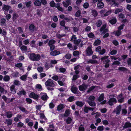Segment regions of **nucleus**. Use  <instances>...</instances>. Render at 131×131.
<instances>
[{
    "mask_svg": "<svg viewBox=\"0 0 131 131\" xmlns=\"http://www.w3.org/2000/svg\"><path fill=\"white\" fill-rule=\"evenodd\" d=\"M29 59L33 61H38L41 59L40 56L38 54H36L34 53H31L29 54Z\"/></svg>",
    "mask_w": 131,
    "mask_h": 131,
    "instance_id": "obj_1",
    "label": "nucleus"
},
{
    "mask_svg": "<svg viewBox=\"0 0 131 131\" xmlns=\"http://www.w3.org/2000/svg\"><path fill=\"white\" fill-rule=\"evenodd\" d=\"M56 82L51 79H49L45 83V84L47 86L53 87L56 85Z\"/></svg>",
    "mask_w": 131,
    "mask_h": 131,
    "instance_id": "obj_2",
    "label": "nucleus"
},
{
    "mask_svg": "<svg viewBox=\"0 0 131 131\" xmlns=\"http://www.w3.org/2000/svg\"><path fill=\"white\" fill-rule=\"evenodd\" d=\"M29 96L35 100H37L39 97V94H35L34 92H31L29 95Z\"/></svg>",
    "mask_w": 131,
    "mask_h": 131,
    "instance_id": "obj_3",
    "label": "nucleus"
},
{
    "mask_svg": "<svg viewBox=\"0 0 131 131\" xmlns=\"http://www.w3.org/2000/svg\"><path fill=\"white\" fill-rule=\"evenodd\" d=\"M124 26V24H122L118 27V30L115 33V34L117 36H119L121 34V30L122 29Z\"/></svg>",
    "mask_w": 131,
    "mask_h": 131,
    "instance_id": "obj_4",
    "label": "nucleus"
},
{
    "mask_svg": "<svg viewBox=\"0 0 131 131\" xmlns=\"http://www.w3.org/2000/svg\"><path fill=\"white\" fill-rule=\"evenodd\" d=\"M86 54L87 56H91L92 55L93 53L91 48L90 47H88L87 48L86 51Z\"/></svg>",
    "mask_w": 131,
    "mask_h": 131,
    "instance_id": "obj_5",
    "label": "nucleus"
},
{
    "mask_svg": "<svg viewBox=\"0 0 131 131\" xmlns=\"http://www.w3.org/2000/svg\"><path fill=\"white\" fill-rule=\"evenodd\" d=\"M67 47L71 50H76L77 48V47L75 45L73 46L72 45L69 43L67 45Z\"/></svg>",
    "mask_w": 131,
    "mask_h": 131,
    "instance_id": "obj_6",
    "label": "nucleus"
},
{
    "mask_svg": "<svg viewBox=\"0 0 131 131\" xmlns=\"http://www.w3.org/2000/svg\"><path fill=\"white\" fill-rule=\"evenodd\" d=\"M118 102L119 103H122L124 102V97L123 96L122 94H120L117 97Z\"/></svg>",
    "mask_w": 131,
    "mask_h": 131,
    "instance_id": "obj_7",
    "label": "nucleus"
},
{
    "mask_svg": "<svg viewBox=\"0 0 131 131\" xmlns=\"http://www.w3.org/2000/svg\"><path fill=\"white\" fill-rule=\"evenodd\" d=\"M111 13V10L106 11L105 10H102L100 11L101 14H103L104 16H107L109 15Z\"/></svg>",
    "mask_w": 131,
    "mask_h": 131,
    "instance_id": "obj_8",
    "label": "nucleus"
},
{
    "mask_svg": "<svg viewBox=\"0 0 131 131\" xmlns=\"http://www.w3.org/2000/svg\"><path fill=\"white\" fill-rule=\"evenodd\" d=\"M40 95L41 96V98L43 101H46L49 98L46 94V93H41Z\"/></svg>",
    "mask_w": 131,
    "mask_h": 131,
    "instance_id": "obj_9",
    "label": "nucleus"
},
{
    "mask_svg": "<svg viewBox=\"0 0 131 131\" xmlns=\"http://www.w3.org/2000/svg\"><path fill=\"white\" fill-rule=\"evenodd\" d=\"M64 107L65 106L64 105L62 104H60L58 105L57 109L58 111H61V112H63V110Z\"/></svg>",
    "mask_w": 131,
    "mask_h": 131,
    "instance_id": "obj_10",
    "label": "nucleus"
},
{
    "mask_svg": "<svg viewBox=\"0 0 131 131\" xmlns=\"http://www.w3.org/2000/svg\"><path fill=\"white\" fill-rule=\"evenodd\" d=\"M106 24L104 25L100 29V31H103V33L104 34L107 32L108 31V29L107 28H106Z\"/></svg>",
    "mask_w": 131,
    "mask_h": 131,
    "instance_id": "obj_11",
    "label": "nucleus"
},
{
    "mask_svg": "<svg viewBox=\"0 0 131 131\" xmlns=\"http://www.w3.org/2000/svg\"><path fill=\"white\" fill-rule=\"evenodd\" d=\"M87 88V85L85 84H83L79 86V89L80 91H84Z\"/></svg>",
    "mask_w": 131,
    "mask_h": 131,
    "instance_id": "obj_12",
    "label": "nucleus"
},
{
    "mask_svg": "<svg viewBox=\"0 0 131 131\" xmlns=\"http://www.w3.org/2000/svg\"><path fill=\"white\" fill-rule=\"evenodd\" d=\"M60 53V52L59 51H57V50H54L53 51H51L50 52V54L52 56H56L58 55Z\"/></svg>",
    "mask_w": 131,
    "mask_h": 131,
    "instance_id": "obj_13",
    "label": "nucleus"
},
{
    "mask_svg": "<svg viewBox=\"0 0 131 131\" xmlns=\"http://www.w3.org/2000/svg\"><path fill=\"white\" fill-rule=\"evenodd\" d=\"M11 8V7L8 5H4L2 9L4 11H7Z\"/></svg>",
    "mask_w": 131,
    "mask_h": 131,
    "instance_id": "obj_14",
    "label": "nucleus"
},
{
    "mask_svg": "<svg viewBox=\"0 0 131 131\" xmlns=\"http://www.w3.org/2000/svg\"><path fill=\"white\" fill-rule=\"evenodd\" d=\"M75 104L80 107H82L84 104V103L80 101H77L75 103Z\"/></svg>",
    "mask_w": 131,
    "mask_h": 131,
    "instance_id": "obj_15",
    "label": "nucleus"
},
{
    "mask_svg": "<svg viewBox=\"0 0 131 131\" xmlns=\"http://www.w3.org/2000/svg\"><path fill=\"white\" fill-rule=\"evenodd\" d=\"M29 30L31 32H33L36 30V28L33 24H31L29 25Z\"/></svg>",
    "mask_w": 131,
    "mask_h": 131,
    "instance_id": "obj_16",
    "label": "nucleus"
},
{
    "mask_svg": "<svg viewBox=\"0 0 131 131\" xmlns=\"http://www.w3.org/2000/svg\"><path fill=\"white\" fill-rule=\"evenodd\" d=\"M129 127H131V123L129 122H126L123 128H126Z\"/></svg>",
    "mask_w": 131,
    "mask_h": 131,
    "instance_id": "obj_17",
    "label": "nucleus"
},
{
    "mask_svg": "<svg viewBox=\"0 0 131 131\" xmlns=\"http://www.w3.org/2000/svg\"><path fill=\"white\" fill-rule=\"evenodd\" d=\"M86 102L88 103L89 105L93 107L96 106V103L94 101H87Z\"/></svg>",
    "mask_w": 131,
    "mask_h": 131,
    "instance_id": "obj_18",
    "label": "nucleus"
},
{
    "mask_svg": "<svg viewBox=\"0 0 131 131\" xmlns=\"http://www.w3.org/2000/svg\"><path fill=\"white\" fill-rule=\"evenodd\" d=\"M10 90L12 93L13 94L16 93V91L15 88V86L14 85H12L10 87Z\"/></svg>",
    "mask_w": 131,
    "mask_h": 131,
    "instance_id": "obj_19",
    "label": "nucleus"
},
{
    "mask_svg": "<svg viewBox=\"0 0 131 131\" xmlns=\"http://www.w3.org/2000/svg\"><path fill=\"white\" fill-rule=\"evenodd\" d=\"M121 106L119 105L116 108V113L117 114H119L121 111Z\"/></svg>",
    "mask_w": 131,
    "mask_h": 131,
    "instance_id": "obj_20",
    "label": "nucleus"
},
{
    "mask_svg": "<svg viewBox=\"0 0 131 131\" xmlns=\"http://www.w3.org/2000/svg\"><path fill=\"white\" fill-rule=\"evenodd\" d=\"M104 3L103 2L98 3L97 5V7L99 9L102 8L104 7Z\"/></svg>",
    "mask_w": 131,
    "mask_h": 131,
    "instance_id": "obj_21",
    "label": "nucleus"
},
{
    "mask_svg": "<svg viewBox=\"0 0 131 131\" xmlns=\"http://www.w3.org/2000/svg\"><path fill=\"white\" fill-rule=\"evenodd\" d=\"M24 4H25L27 8H29L31 7L32 4V2L31 1H29L28 2H26L24 3Z\"/></svg>",
    "mask_w": 131,
    "mask_h": 131,
    "instance_id": "obj_22",
    "label": "nucleus"
},
{
    "mask_svg": "<svg viewBox=\"0 0 131 131\" xmlns=\"http://www.w3.org/2000/svg\"><path fill=\"white\" fill-rule=\"evenodd\" d=\"M98 63L97 61L96 60L90 59L87 62L88 63H91V64H96Z\"/></svg>",
    "mask_w": 131,
    "mask_h": 131,
    "instance_id": "obj_23",
    "label": "nucleus"
},
{
    "mask_svg": "<svg viewBox=\"0 0 131 131\" xmlns=\"http://www.w3.org/2000/svg\"><path fill=\"white\" fill-rule=\"evenodd\" d=\"M35 6H40L41 5V3L40 1L38 0H36L34 3Z\"/></svg>",
    "mask_w": 131,
    "mask_h": 131,
    "instance_id": "obj_24",
    "label": "nucleus"
},
{
    "mask_svg": "<svg viewBox=\"0 0 131 131\" xmlns=\"http://www.w3.org/2000/svg\"><path fill=\"white\" fill-rule=\"evenodd\" d=\"M18 15L17 14L16 12H14L12 17L13 20H14L18 18Z\"/></svg>",
    "mask_w": 131,
    "mask_h": 131,
    "instance_id": "obj_25",
    "label": "nucleus"
},
{
    "mask_svg": "<svg viewBox=\"0 0 131 131\" xmlns=\"http://www.w3.org/2000/svg\"><path fill=\"white\" fill-rule=\"evenodd\" d=\"M27 75L26 74L23 75L19 77V79L23 81H26L27 79Z\"/></svg>",
    "mask_w": 131,
    "mask_h": 131,
    "instance_id": "obj_26",
    "label": "nucleus"
},
{
    "mask_svg": "<svg viewBox=\"0 0 131 131\" xmlns=\"http://www.w3.org/2000/svg\"><path fill=\"white\" fill-rule=\"evenodd\" d=\"M12 120L10 119H6L5 120V123L7 124L8 125H12Z\"/></svg>",
    "mask_w": 131,
    "mask_h": 131,
    "instance_id": "obj_27",
    "label": "nucleus"
},
{
    "mask_svg": "<svg viewBox=\"0 0 131 131\" xmlns=\"http://www.w3.org/2000/svg\"><path fill=\"white\" fill-rule=\"evenodd\" d=\"M71 90L73 93H76L77 92L78 89L76 87L73 86L71 88Z\"/></svg>",
    "mask_w": 131,
    "mask_h": 131,
    "instance_id": "obj_28",
    "label": "nucleus"
},
{
    "mask_svg": "<svg viewBox=\"0 0 131 131\" xmlns=\"http://www.w3.org/2000/svg\"><path fill=\"white\" fill-rule=\"evenodd\" d=\"M110 62V60L108 59H107L105 61H103V63H106L105 65V68H107L109 66V64L108 63Z\"/></svg>",
    "mask_w": 131,
    "mask_h": 131,
    "instance_id": "obj_29",
    "label": "nucleus"
},
{
    "mask_svg": "<svg viewBox=\"0 0 131 131\" xmlns=\"http://www.w3.org/2000/svg\"><path fill=\"white\" fill-rule=\"evenodd\" d=\"M26 92L24 90H23L21 91H20L17 93L18 95H25L26 94Z\"/></svg>",
    "mask_w": 131,
    "mask_h": 131,
    "instance_id": "obj_30",
    "label": "nucleus"
},
{
    "mask_svg": "<svg viewBox=\"0 0 131 131\" xmlns=\"http://www.w3.org/2000/svg\"><path fill=\"white\" fill-rule=\"evenodd\" d=\"M101 41L99 39L96 40L94 42V45L95 46H97L99 45L101 43Z\"/></svg>",
    "mask_w": 131,
    "mask_h": 131,
    "instance_id": "obj_31",
    "label": "nucleus"
},
{
    "mask_svg": "<svg viewBox=\"0 0 131 131\" xmlns=\"http://www.w3.org/2000/svg\"><path fill=\"white\" fill-rule=\"evenodd\" d=\"M104 94L102 93L98 99V101L99 102H101L103 100L104 96Z\"/></svg>",
    "mask_w": 131,
    "mask_h": 131,
    "instance_id": "obj_32",
    "label": "nucleus"
},
{
    "mask_svg": "<svg viewBox=\"0 0 131 131\" xmlns=\"http://www.w3.org/2000/svg\"><path fill=\"white\" fill-rule=\"evenodd\" d=\"M2 98L6 103H9L10 99L7 98L5 96L3 95L2 96Z\"/></svg>",
    "mask_w": 131,
    "mask_h": 131,
    "instance_id": "obj_33",
    "label": "nucleus"
},
{
    "mask_svg": "<svg viewBox=\"0 0 131 131\" xmlns=\"http://www.w3.org/2000/svg\"><path fill=\"white\" fill-rule=\"evenodd\" d=\"M56 42V41L54 40H51L49 41L48 45L49 46L51 45H52L54 44Z\"/></svg>",
    "mask_w": 131,
    "mask_h": 131,
    "instance_id": "obj_34",
    "label": "nucleus"
},
{
    "mask_svg": "<svg viewBox=\"0 0 131 131\" xmlns=\"http://www.w3.org/2000/svg\"><path fill=\"white\" fill-rule=\"evenodd\" d=\"M115 101V98H111L109 102V103L110 105H113V103Z\"/></svg>",
    "mask_w": 131,
    "mask_h": 131,
    "instance_id": "obj_35",
    "label": "nucleus"
},
{
    "mask_svg": "<svg viewBox=\"0 0 131 131\" xmlns=\"http://www.w3.org/2000/svg\"><path fill=\"white\" fill-rule=\"evenodd\" d=\"M79 131H84L85 128L83 125L81 124L79 127Z\"/></svg>",
    "mask_w": 131,
    "mask_h": 131,
    "instance_id": "obj_36",
    "label": "nucleus"
},
{
    "mask_svg": "<svg viewBox=\"0 0 131 131\" xmlns=\"http://www.w3.org/2000/svg\"><path fill=\"white\" fill-rule=\"evenodd\" d=\"M102 24V22L101 20H98L96 22V26L99 27Z\"/></svg>",
    "mask_w": 131,
    "mask_h": 131,
    "instance_id": "obj_37",
    "label": "nucleus"
},
{
    "mask_svg": "<svg viewBox=\"0 0 131 131\" xmlns=\"http://www.w3.org/2000/svg\"><path fill=\"white\" fill-rule=\"evenodd\" d=\"M123 10V8H116L115 10V14H117L118 13L122 12Z\"/></svg>",
    "mask_w": 131,
    "mask_h": 131,
    "instance_id": "obj_38",
    "label": "nucleus"
},
{
    "mask_svg": "<svg viewBox=\"0 0 131 131\" xmlns=\"http://www.w3.org/2000/svg\"><path fill=\"white\" fill-rule=\"evenodd\" d=\"M6 115L7 118H10L13 116L12 113L10 112H7L6 113Z\"/></svg>",
    "mask_w": 131,
    "mask_h": 131,
    "instance_id": "obj_39",
    "label": "nucleus"
},
{
    "mask_svg": "<svg viewBox=\"0 0 131 131\" xmlns=\"http://www.w3.org/2000/svg\"><path fill=\"white\" fill-rule=\"evenodd\" d=\"M14 84L16 85H20V82L17 80H15L14 81Z\"/></svg>",
    "mask_w": 131,
    "mask_h": 131,
    "instance_id": "obj_40",
    "label": "nucleus"
},
{
    "mask_svg": "<svg viewBox=\"0 0 131 131\" xmlns=\"http://www.w3.org/2000/svg\"><path fill=\"white\" fill-rule=\"evenodd\" d=\"M95 99V97L93 95H91L88 98V100L87 101H94Z\"/></svg>",
    "mask_w": 131,
    "mask_h": 131,
    "instance_id": "obj_41",
    "label": "nucleus"
},
{
    "mask_svg": "<svg viewBox=\"0 0 131 131\" xmlns=\"http://www.w3.org/2000/svg\"><path fill=\"white\" fill-rule=\"evenodd\" d=\"M0 92L2 93L6 94L7 93V91L5 90L3 88L0 86Z\"/></svg>",
    "mask_w": 131,
    "mask_h": 131,
    "instance_id": "obj_42",
    "label": "nucleus"
},
{
    "mask_svg": "<svg viewBox=\"0 0 131 131\" xmlns=\"http://www.w3.org/2000/svg\"><path fill=\"white\" fill-rule=\"evenodd\" d=\"M70 114V111L69 110H66L64 115V116L67 117L69 116Z\"/></svg>",
    "mask_w": 131,
    "mask_h": 131,
    "instance_id": "obj_43",
    "label": "nucleus"
},
{
    "mask_svg": "<svg viewBox=\"0 0 131 131\" xmlns=\"http://www.w3.org/2000/svg\"><path fill=\"white\" fill-rule=\"evenodd\" d=\"M92 15L95 17L96 16L97 14V11L95 9L92 10Z\"/></svg>",
    "mask_w": 131,
    "mask_h": 131,
    "instance_id": "obj_44",
    "label": "nucleus"
},
{
    "mask_svg": "<svg viewBox=\"0 0 131 131\" xmlns=\"http://www.w3.org/2000/svg\"><path fill=\"white\" fill-rule=\"evenodd\" d=\"M20 48L22 51H25L27 50V46L24 45H23L21 46Z\"/></svg>",
    "mask_w": 131,
    "mask_h": 131,
    "instance_id": "obj_45",
    "label": "nucleus"
},
{
    "mask_svg": "<svg viewBox=\"0 0 131 131\" xmlns=\"http://www.w3.org/2000/svg\"><path fill=\"white\" fill-rule=\"evenodd\" d=\"M79 52L78 51H74L73 53V56L75 57L78 56L79 55Z\"/></svg>",
    "mask_w": 131,
    "mask_h": 131,
    "instance_id": "obj_46",
    "label": "nucleus"
},
{
    "mask_svg": "<svg viewBox=\"0 0 131 131\" xmlns=\"http://www.w3.org/2000/svg\"><path fill=\"white\" fill-rule=\"evenodd\" d=\"M81 13V11L80 10H78L76 12L75 14V16L76 17H79L80 16Z\"/></svg>",
    "mask_w": 131,
    "mask_h": 131,
    "instance_id": "obj_47",
    "label": "nucleus"
},
{
    "mask_svg": "<svg viewBox=\"0 0 131 131\" xmlns=\"http://www.w3.org/2000/svg\"><path fill=\"white\" fill-rule=\"evenodd\" d=\"M18 108L23 112L25 113H27V111L25 110V109L23 107L19 106Z\"/></svg>",
    "mask_w": 131,
    "mask_h": 131,
    "instance_id": "obj_48",
    "label": "nucleus"
},
{
    "mask_svg": "<svg viewBox=\"0 0 131 131\" xmlns=\"http://www.w3.org/2000/svg\"><path fill=\"white\" fill-rule=\"evenodd\" d=\"M6 20L4 18H2L1 19V25L3 26L5 23Z\"/></svg>",
    "mask_w": 131,
    "mask_h": 131,
    "instance_id": "obj_49",
    "label": "nucleus"
},
{
    "mask_svg": "<svg viewBox=\"0 0 131 131\" xmlns=\"http://www.w3.org/2000/svg\"><path fill=\"white\" fill-rule=\"evenodd\" d=\"M10 79L9 76L8 75L5 76L3 78L4 80L5 81H9Z\"/></svg>",
    "mask_w": 131,
    "mask_h": 131,
    "instance_id": "obj_50",
    "label": "nucleus"
},
{
    "mask_svg": "<svg viewBox=\"0 0 131 131\" xmlns=\"http://www.w3.org/2000/svg\"><path fill=\"white\" fill-rule=\"evenodd\" d=\"M82 41L80 39H79L77 40V39L74 42V44L78 45L79 43Z\"/></svg>",
    "mask_w": 131,
    "mask_h": 131,
    "instance_id": "obj_51",
    "label": "nucleus"
},
{
    "mask_svg": "<svg viewBox=\"0 0 131 131\" xmlns=\"http://www.w3.org/2000/svg\"><path fill=\"white\" fill-rule=\"evenodd\" d=\"M24 125V123L21 122H19L17 123V127H18L21 128L23 127Z\"/></svg>",
    "mask_w": 131,
    "mask_h": 131,
    "instance_id": "obj_52",
    "label": "nucleus"
},
{
    "mask_svg": "<svg viewBox=\"0 0 131 131\" xmlns=\"http://www.w3.org/2000/svg\"><path fill=\"white\" fill-rule=\"evenodd\" d=\"M104 129V127L103 126H99L97 128V130L99 131H103Z\"/></svg>",
    "mask_w": 131,
    "mask_h": 131,
    "instance_id": "obj_53",
    "label": "nucleus"
},
{
    "mask_svg": "<svg viewBox=\"0 0 131 131\" xmlns=\"http://www.w3.org/2000/svg\"><path fill=\"white\" fill-rule=\"evenodd\" d=\"M76 39L77 37L75 35H73L72 36L71 38V41H73L74 42Z\"/></svg>",
    "mask_w": 131,
    "mask_h": 131,
    "instance_id": "obj_54",
    "label": "nucleus"
},
{
    "mask_svg": "<svg viewBox=\"0 0 131 131\" xmlns=\"http://www.w3.org/2000/svg\"><path fill=\"white\" fill-rule=\"evenodd\" d=\"M72 121L71 118L70 117H68L66 120V122L67 124H70Z\"/></svg>",
    "mask_w": 131,
    "mask_h": 131,
    "instance_id": "obj_55",
    "label": "nucleus"
},
{
    "mask_svg": "<svg viewBox=\"0 0 131 131\" xmlns=\"http://www.w3.org/2000/svg\"><path fill=\"white\" fill-rule=\"evenodd\" d=\"M88 36L90 38H93L94 37V34L92 32H90L88 35Z\"/></svg>",
    "mask_w": 131,
    "mask_h": 131,
    "instance_id": "obj_56",
    "label": "nucleus"
},
{
    "mask_svg": "<svg viewBox=\"0 0 131 131\" xmlns=\"http://www.w3.org/2000/svg\"><path fill=\"white\" fill-rule=\"evenodd\" d=\"M64 19L66 20L67 22L69 20H72L73 19V18L71 17H70L69 18L65 17Z\"/></svg>",
    "mask_w": 131,
    "mask_h": 131,
    "instance_id": "obj_57",
    "label": "nucleus"
},
{
    "mask_svg": "<svg viewBox=\"0 0 131 131\" xmlns=\"http://www.w3.org/2000/svg\"><path fill=\"white\" fill-rule=\"evenodd\" d=\"M55 3L53 1H52L50 3V6L52 7H55Z\"/></svg>",
    "mask_w": 131,
    "mask_h": 131,
    "instance_id": "obj_58",
    "label": "nucleus"
},
{
    "mask_svg": "<svg viewBox=\"0 0 131 131\" xmlns=\"http://www.w3.org/2000/svg\"><path fill=\"white\" fill-rule=\"evenodd\" d=\"M106 50L104 49H101V50L99 52V53L100 54L103 55L104 54Z\"/></svg>",
    "mask_w": 131,
    "mask_h": 131,
    "instance_id": "obj_59",
    "label": "nucleus"
},
{
    "mask_svg": "<svg viewBox=\"0 0 131 131\" xmlns=\"http://www.w3.org/2000/svg\"><path fill=\"white\" fill-rule=\"evenodd\" d=\"M43 68L41 67H39L37 68L38 71L39 72H42L43 71Z\"/></svg>",
    "mask_w": 131,
    "mask_h": 131,
    "instance_id": "obj_60",
    "label": "nucleus"
},
{
    "mask_svg": "<svg viewBox=\"0 0 131 131\" xmlns=\"http://www.w3.org/2000/svg\"><path fill=\"white\" fill-rule=\"evenodd\" d=\"M68 100L70 102H71L74 101V97L73 96H70L68 99Z\"/></svg>",
    "mask_w": 131,
    "mask_h": 131,
    "instance_id": "obj_61",
    "label": "nucleus"
},
{
    "mask_svg": "<svg viewBox=\"0 0 131 131\" xmlns=\"http://www.w3.org/2000/svg\"><path fill=\"white\" fill-rule=\"evenodd\" d=\"M29 42V41L28 39H26L24 40L23 41V43L25 45H28Z\"/></svg>",
    "mask_w": 131,
    "mask_h": 131,
    "instance_id": "obj_62",
    "label": "nucleus"
},
{
    "mask_svg": "<svg viewBox=\"0 0 131 131\" xmlns=\"http://www.w3.org/2000/svg\"><path fill=\"white\" fill-rule=\"evenodd\" d=\"M71 56V55L69 54H67L66 55L65 57L67 59H70Z\"/></svg>",
    "mask_w": 131,
    "mask_h": 131,
    "instance_id": "obj_63",
    "label": "nucleus"
},
{
    "mask_svg": "<svg viewBox=\"0 0 131 131\" xmlns=\"http://www.w3.org/2000/svg\"><path fill=\"white\" fill-rule=\"evenodd\" d=\"M51 79L55 81H57L58 79V77L56 75H54L51 77Z\"/></svg>",
    "mask_w": 131,
    "mask_h": 131,
    "instance_id": "obj_64",
    "label": "nucleus"
}]
</instances>
